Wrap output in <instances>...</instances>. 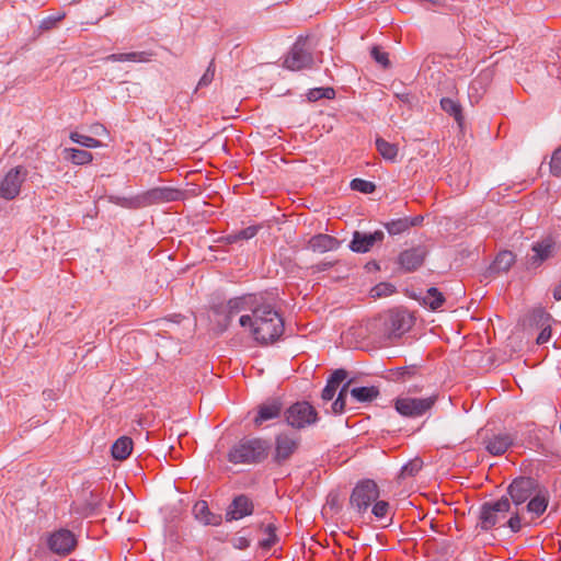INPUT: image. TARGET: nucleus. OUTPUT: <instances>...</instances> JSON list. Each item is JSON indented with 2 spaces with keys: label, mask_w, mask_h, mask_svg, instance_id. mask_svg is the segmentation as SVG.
<instances>
[{
  "label": "nucleus",
  "mask_w": 561,
  "mask_h": 561,
  "mask_svg": "<svg viewBox=\"0 0 561 561\" xmlns=\"http://www.w3.org/2000/svg\"><path fill=\"white\" fill-rule=\"evenodd\" d=\"M378 152L387 160L394 161L398 156V147L381 138L376 140Z\"/></svg>",
  "instance_id": "c85d7f7f"
},
{
  "label": "nucleus",
  "mask_w": 561,
  "mask_h": 561,
  "mask_svg": "<svg viewBox=\"0 0 561 561\" xmlns=\"http://www.w3.org/2000/svg\"><path fill=\"white\" fill-rule=\"evenodd\" d=\"M379 497V488L373 480H364L354 488L350 503L357 513L364 514Z\"/></svg>",
  "instance_id": "39448f33"
},
{
  "label": "nucleus",
  "mask_w": 561,
  "mask_h": 561,
  "mask_svg": "<svg viewBox=\"0 0 561 561\" xmlns=\"http://www.w3.org/2000/svg\"><path fill=\"white\" fill-rule=\"evenodd\" d=\"M371 57L378 64H380L383 68L388 67V65H389L388 54L380 50L378 47H373Z\"/></svg>",
  "instance_id": "a19ab883"
},
{
  "label": "nucleus",
  "mask_w": 561,
  "mask_h": 561,
  "mask_svg": "<svg viewBox=\"0 0 561 561\" xmlns=\"http://www.w3.org/2000/svg\"><path fill=\"white\" fill-rule=\"evenodd\" d=\"M66 16L65 13H59L57 15H49L46 19H44L39 24L41 31H49L54 28L61 20H64Z\"/></svg>",
  "instance_id": "e433bc0d"
},
{
  "label": "nucleus",
  "mask_w": 561,
  "mask_h": 561,
  "mask_svg": "<svg viewBox=\"0 0 561 561\" xmlns=\"http://www.w3.org/2000/svg\"><path fill=\"white\" fill-rule=\"evenodd\" d=\"M99 128L102 130V131H105V128L103 126H99Z\"/></svg>",
  "instance_id": "5fc2aeb1"
},
{
  "label": "nucleus",
  "mask_w": 561,
  "mask_h": 561,
  "mask_svg": "<svg viewBox=\"0 0 561 561\" xmlns=\"http://www.w3.org/2000/svg\"><path fill=\"white\" fill-rule=\"evenodd\" d=\"M409 228H411L410 218L392 220L386 225V229L390 234H400Z\"/></svg>",
  "instance_id": "473e14b6"
},
{
  "label": "nucleus",
  "mask_w": 561,
  "mask_h": 561,
  "mask_svg": "<svg viewBox=\"0 0 561 561\" xmlns=\"http://www.w3.org/2000/svg\"><path fill=\"white\" fill-rule=\"evenodd\" d=\"M312 65L313 56L311 45L307 38H299L285 58L284 66L289 70L298 71L305 68H311Z\"/></svg>",
  "instance_id": "0eeeda50"
},
{
  "label": "nucleus",
  "mask_w": 561,
  "mask_h": 561,
  "mask_svg": "<svg viewBox=\"0 0 561 561\" xmlns=\"http://www.w3.org/2000/svg\"><path fill=\"white\" fill-rule=\"evenodd\" d=\"M309 101H318L320 99H333L335 91L332 88H314L308 92Z\"/></svg>",
  "instance_id": "72a5a7b5"
},
{
  "label": "nucleus",
  "mask_w": 561,
  "mask_h": 561,
  "mask_svg": "<svg viewBox=\"0 0 561 561\" xmlns=\"http://www.w3.org/2000/svg\"><path fill=\"white\" fill-rule=\"evenodd\" d=\"M267 451L268 444L263 439H242L230 449L228 459L232 463H255L264 460Z\"/></svg>",
  "instance_id": "7ed1b4c3"
},
{
  "label": "nucleus",
  "mask_w": 561,
  "mask_h": 561,
  "mask_svg": "<svg viewBox=\"0 0 561 561\" xmlns=\"http://www.w3.org/2000/svg\"><path fill=\"white\" fill-rule=\"evenodd\" d=\"M437 400L436 394L426 398L399 397L394 402L397 412L408 417H419L430 411Z\"/></svg>",
  "instance_id": "423d86ee"
},
{
  "label": "nucleus",
  "mask_w": 561,
  "mask_h": 561,
  "mask_svg": "<svg viewBox=\"0 0 561 561\" xmlns=\"http://www.w3.org/2000/svg\"><path fill=\"white\" fill-rule=\"evenodd\" d=\"M183 195V192L178 188L162 186L144 192L142 201L145 207H148L154 204L180 201Z\"/></svg>",
  "instance_id": "9b49d317"
},
{
  "label": "nucleus",
  "mask_w": 561,
  "mask_h": 561,
  "mask_svg": "<svg viewBox=\"0 0 561 561\" xmlns=\"http://www.w3.org/2000/svg\"><path fill=\"white\" fill-rule=\"evenodd\" d=\"M214 77H215V64H214V61H210L206 71L204 72V75L202 76V78L199 79V81L197 83V89L209 85L211 83V81L214 80Z\"/></svg>",
  "instance_id": "4c0bfd02"
},
{
  "label": "nucleus",
  "mask_w": 561,
  "mask_h": 561,
  "mask_svg": "<svg viewBox=\"0 0 561 561\" xmlns=\"http://www.w3.org/2000/svg\"><path fill=\"white\" fill-rule=\"evenodd\" d=\"M510 507L511 504L506 497L483 504L480 512L481 528L488 530L500 525L501 522L505 519Z\"/></svg>",
  "instance_id": "6e6552de"
},
{
  "label": "nucleus",
  "mask_w": 561,
  "mask_h": 561,
  "mask_svg": "<svg viewBox=\"0 0 561 561\" xmlns=\"http://www.w3.org/2000/svg\"><path fill=\"white\" fill-rule=\"evenodd\" d=\"M507 526L512 529V531L517 533L522 528V518L519 516V512H515L511 518L507 520Z\"/></svg>",
  "instance_id": "a18cd8bd"
},
{
  "label": "nucleus",
  "mask_w": 561,
  "mask_h": 561,
  "mask_svg": "<svg viewBox=\"0 0 561 561\" xmlns=\"http://www.w3.org/2000/svg\"><path fill=\"white\" fill-rule=\"evenodd\" d=\"M351 188L364 194H370L376 190L373 182L363 179H354L351 182Z\"/></svg>",
  "instance_id": "f704fd0d"
},
{
  "label": "nucleus",
  "mask_w": 561,
  "mask_h": 561,
  "mask_svg": "<svg viewBox=\"0 0 561 561\" xmlns=\"http://www.w3.org/2000/svg\"><path fill=\"white\" fill-rule=\"evenodd\" d=\"M425 256V248L415 247L401 252L398 263L405 272H413L423 264Z\"/></svg>",
  "instance_id": "dca6fc26"
},
{
  "label": "nucleus",
  "mask_w": 561,
  "mask_h": 561,
  "mask_svg": "<svg viewBox=\"0 0 561 561\" xmlns=\"http://www.w3.org/2000/svg\"><path fill=\"white\" fill-rule=\"evenodd\" d=\"M489 79L488 73H481L478 78H476L471 84L470 90H478V87L482 88V83Z\"/></svg>",
  "instance_id": "de8ad7c7"
},
{
  "label": "nucleus",
  "mask_w": 561,
  "mask_h": 561,
  "mask_svg": "<svg viewBox=\"0 0 561 561\" xmlns=\"http://www.w3.org/2000/svg\"><path fill=\"white\" fill-rule=\"evenodd\" d=\"M421 467L422 465L419 460L411 461L402 468L401 474L403 477H412L421 469Z\"/></svg>",
  "instance_id": "37998d69"
},
{
  "label": "nucleus",
  "mask_w": 561,
  "mask_h": 561,
  "mask_svg": "<svg viewBox=\"0 0 561 561\" xmlns=\"http://www.w3.org/2000/svg\"><path fill=\"white\" fill-rule=\"evenodd\" d=\"M508 494L516 507L527 502L525 506L531 519L541 516L549 504V492L536 479L519 477L508 486Z\"/></svg>",
  "instance_id": "f03ea898"
},
{
  "label": "nucleus",
  "mask_w": 561,
  "mask_h": 561,
  "mask_svg": "<svg viewBox=\"0 0 561 561\" xmlns=\"http://www.w3.org/2000/svg\"><path fill=\"white\" fill-rule=\"evenodd\" d=\"M263 536L259 545L263 550L270 551L278 542L276 527L273 524H268L263 529Z\"/></svg>",
  "instance_id": "bb28decb"
},
{
  "label": "nucleus",
  "mask_w": 561,
  "mask_h": 561,
  "mask_svg": "<svg viewBox=\"0 0 561 561\" xmlns=\"http://www.w3.org/2000/svg\"><path fill=\"white\" fill-rule=\"evenodd\" d=\"M392 291H393V289L390 284L381 283L371 289V296L373 297L387 296V295H390Z\"/></svg>",
  "instance_id": "79ce46f5"
},
{
  "label": "nucleus",
  "mask_w": 561,
  "mask_h": 561,
  "mask_svg": "<svg viewBox=\"0 0 561 561\" xmlns=\"http://www.w3.org/2000/svg\"><path fill=\"white\" fill-rule=\"evenodd\" d=\"M70 139L85 148H99L102 146V142L93 137L80 134L78 131H71L70 133Z\"/></svg>",
  "instance_id": "2f4dec72"
},
{
  "label": "nucleus",
  "mask_w": 561,
  "mask_h": 561,
  "mask_svg": "<svg viewBox=\"0 0 561 561\" xmlns=\"http://www.w3.org/2000/svg\"><path fill=\"white\" fill-rule=\"evenodd\" d=\"M557 243L552 237H546L535 242L531 247L534 255L530 257V264L535 267L540 266L545 261L554 256Z\"/></svg>",
  "instance_id": "2eb2a0df"
},
{
  "label": "nucleus",
  "mask_w": 561,
  "mask_h": 561,
  "mask_svg": "<svg viewBox=\"0 0 561 561\" xmlns=\"http://www.w3.org/2000/svg\"><path fill=\"white\" fill-rule=\"evenodd\" d=\"M282 412V404L277 400L263 403L259 407L257 415L254 419L256 426L262 425L264 422L276 419Z\"/></svg>",
  "instance_id": "aec40b11"
},
{
  "label": "nucleus",
  "mask_w": 561,
  "mask_h": 561,
  "mask_svg": "<svg viewBox=\"0 0 561 561\" xmlns=\"http://www.w3.org/2000/svg\"><path fill=\"white\" fill-rule=\"evenodd\" d=\"M133 450V440L127 436L119 437L112 446V456L116 460L127 459Z\"/></svg>",
  "instance_id": "b1692460"
},
{
  "label": "nucleus",
  "mask_w": 561,
  "mask_h": 561,
  "mask_svg": "<svg viewBox=\"0 0 561 561\" xmlns=\"http://www.w3.org/2000/svg\"><path fill=\"white\" fill-rule=\"evenodd\" d=\"M389 512V503L386 502V501H375L374 502V505L371 507V513L377 517V518H383L387 516Z\"/></svg>",
  "instance_id": "58836bf2"
},
{
  "label": "nucleus",
  "mask_w": 561,
  "mask_h": 561,
  "mask_svg": "<svg viewBox=\"0 0 561 561\" xmlns=\"http://www.w3.org/2000/svg\"><path fill=\"white\" fill-rule=\"evenodd\" d=\"M385 238V234L381 230H376L371 233H363L359 231H355L353 233V239L350 243V249L356 253H366L368 252L377 242H381Z\"/></svg>",
  "instance_id": "4468645a"
},
{
  "label": "nucleus",
  "mask_w": 561,
  "mask_h": 561,
  "mask_svg": "<svg viewBox=\"0 0 561 561\" xmlns=\"http://www.w3.org/2000/svg\"><path fill=\"white\" fill-rule=\"evenodd\" d=\"M288 424L296 428H304L317 422L318 413L308 402H297L286 411Z\"/></svg>",
  "instance_id": "9d476101"
},
{
  "label": "nucleus",
  "mask_w": 561,
  "mask_h": 561,
  "mask_svg": "<svg viewBox=\"0 0 561 561\" xmlns=\"http://www.w3.org/2000/svg\"><path fill=\"white\" fill-rule=\"evenodd\" d=\"M193 514L204 525L217 526L221 522V516L211 513L206 501H197L193 506Z\"/></svg>",
  "instance_id": "6ab92c4d"
},
{
  "label": "nucleus",
  "mask_w": 561,
  "mask_h": 561,
  "mask_svg": "<svg viewBox=\"0 0 561 561\" xmlns=\"http://www.w3.org/2000/svg\"><path fill=\"white\" fill-rule=\"evenodd\" d=\"M422 220L423 218L419 216L410 218L411 227L420 225Z\"/></svg>",
  "instance_id": "864d4df0"
},
{
  "label": "nucleus",
  "mask_w": 561,
  "mask_h": 561,
  "mask_svg": "<svg viewBox=\"0 0 561 561\" xmlns=\"http://www.w3.org/2000/svg\"><path fill=\"white\" fill-rule=\"evenodd\" d=\"M47 543L54 553L66 556L75 549L77 540L70 530L59 529L49 536Z\"/></svg>",
  "instance_id": "f8f14e48"
},
{
  "label": "nucleus",
  "mask_w": 561,
  "mask_h": 561,
  "mask_svg": "<svg viewBox=\"0 0 561 561\" xmlns=\"http://www.w3.org/2000/svg\"><path fill=\"white\" fill-rule=\"evenodd\" d=\"M550 172L554 176L561 175V146L552 152L550 160Z\"/></svg>",
  "instance_id": "c9c22d12"
},
{
  "label": "nucleus",
  "mask_w": 561,
  "mask_h": 561,
  "mask_svg": "<svg viewBox=\"0 0 561 561\" xmlns=\"http://www.w3.org/2000/svg\"><path fill=\"white\" fill-rule=\"evenodd\" d=\"M553 298L556 300H561V284L553 289Z\"/></svg>",
  "instance_id": "3c124183"
},
{
  "label": "nucleus",
  "mask_w": 561,
  "mask_h": 561,
  "mask_svg": "<svg viewBox=\"0 0 561 561\" xmlns=\"http://www.w3.org/2000/svg\"><path fill=\"white\" fill-rule=\"evenodd\" d=\"M151 53L148 51H131V53H121V54H112L105 57L106 61H133V62H148L150 61Z\"/></svg>",
  "instance_id": "5701e85b"
},
{
  "label": "nucleus",
  "mask_w": 561,
  "mask_h": 561,
  "mask_svg": "<svg viewBox=\"0 0 561 561\" xmlns=\"http://www.w3.org/2000/svg\"><path fill=\"white\" fill-rule=\"evenodd\" d=\"M299 437L295 434H279L275 440V460H287L298 448Z\"/></svg>",
  "instance_id": "ddd939ff"
},
{
  "label": "nucleus",
  "mask_w": 561,
  "mask_h": 561,
  "mask_svg": "<svg viewBox=\"0 0 561 561\" xmlns=\"http://www.w3.org/2000/svg\"><path fill=\"white\" fill-rule=\"evenodd\" d=\"M228 317L240 314L239 324L260 345L276 342L284 333V320L274 306L260 294L232 298L227 304Z\"/></svg>",
  "instance_id": "f257e3e1"
},
{
  "label": "nucleus",
  "mask_w": 561,
  "mask_h": 561,
  "mask_svg": "<svg viewBox=\"0 0 561 561\" xmlns=\"http://www.w3.org/2000/svg\"><path fill=\"white\" fill-rule=\"evenodd\" d=\"M440 107L443 108L444 112L454 116L455 121L458 123L459 126L462 125L463 116L461 106L458 102L449 98H443L440 100Z\"/></svg>",
  "instance_id": "393cba45"
},
{
  "label": "nucleus",
  "mask_w": 561,
  "mask_h": 561,
  "mask_svg": "<svg viewBox=\"0 0 561 561\" xmlns=\"http://www.w3.org/2000/svg\"><path fill=\"white\" fill-rule=\"evenodd\" d=\"M515 438L511 433H499L486 440L485 448L490 454L500 456L514 444Z\"/></svg>",
  "instance_id": "f3484780"
},
{
  "label": "nucleus",
  "mask_w": 561,
  "mask_h": 561,
  "mask_svg": "<svg viewBox=\"0 0 561 561\" xmlns=\"http://www.w3.org/2000/svg\"><path fill=\"white\" fill-rule=\"evenodd\" d=\"M407 316L404 313H397L392 318V324L397 327L398 330L404 331V323H405Z\"/></svg>",
  "instance_id": "49530a36"
},
{
  "label": "nucleus",
  "mask_w": 561,
  "mask_h": 561,
  "mask_svg": "<svg viewBox=\"0 0 561 561\" xmlns=\"http://www.w3.org/2000/svg\"><path fill=\"white\" fill-rule=\"evenodd\" d=\"M514 262L515 255L513 252L502 251L496 255L492 264V270L495 272H506L514 264Z\"/></svg>",
  "instance_id": "a878e982"
},
{
  "label": "nucleus",
  "mask_w": 561,
  "mask_h": 561,
  "mask_svg": "<svg viewBox=\"0 0 561 561\" xmlns=\"http://www.w3.org/2000/svg\"><path fill=\"white\" fill-rule=\"evenodd\" d=\"M424 304L427 305L432 310H436L442 307L445 301L443 294L435 287L427 289L424 298Z\"/></svg>",
  "instance_id": "c756f323"
},
{
  "label": "nucleus",
  "mask_w": 561,
  "mask_h": 561,
  "mask_svg": "<svg viewBox=\"0 0 561 561\" xmlns=\"http://www.w3.org/2000/svg\"><path fill=\"white\" fill-rule=\"evenodd\" d=\"M257 231H259L257 226H250V227H247L238 232H232V233L228 234L226 237V241L231 244V243H236L241 240H249V239H252L253 237H255Z\"/></svg>",
  "instance_id": "7c9ffc66"
},
{
  "label": "nucleus",
  "mask_w": 561,
  "mask_h": 561,
  "mask_svg": "<svg viewBox=\"0 0 561 561\" xmlns=\"http://www.w3.org/2000/svg\"><path fill=\"white\" fill-rule=\"evenodd\" d=\"M337 247H339V241L334 237L329 236V234L320 233V234L313 236L309 240V248L312 251L319 252V253L333 251V250L337 249Z\"/></svg>",
  "instance_id": "412c9836"
},
{
  "label": "nucleus",
  "mask_w": 561,
  "mask_h": 561,
  "mask_svg": "<svg viewBox=\"0 0 561 561\" xmlns=\"http://www.w3.org/2000/svg\"><path fill=\"white\" fill-rule=\"evenodd\" d=\"M27 174V170L22 165L10 169L0 181V197L5 201L16 198Z\"/></svg>",
  "instance_id": "1a4fd4ad"
},
{
  "label": "nucleus",
  "mask_w": 561,
  "mask_h": 561,
  "mask_svg": "<svg viewBox=\"0 0 561 561\" xmlns=\"http://www.w3.org/2000/svg\"><path fill=\"white\" fill-rule=\"evenodd\" d=\"M111 202L125 208L137 209L144 208L142 193L133 197L112 196Z\"/></svg>",
  "instance_id": "cd10ccee"
},
{
  "label": "nucleus",
  "mask_w": 561,
  "mask_h": 561,
  "mask_svg": "<svg viewBox=\"0 0 561 561\" xmlns=\"http://www.w3.org/2000/svg\"><path fill=\"white\" fill-rule=\"evenodd\" d=\"M253 512V505L249 497L245 495L237 496L231 503L226 517L227 520L241 519Z\"/></svg>",
  "instance_id": "a211bd4d"
},
{
  "label": "nucleus",
  "mask_w": 561,
  "mask_h": 561,
  "mask_svg": "<svg viewBox=\"0 0 561 561\" xmlns=\"http://www.w3.org/2000/svg\"><path fill=\"white\" fill-rule=\"evenodd\" d=\"M336 390H337L336 387L327 382V385L321 393V400H322L323 404L330 402L334 398Z\"/></svg>",
  "instance_id": "c03bdc74"
},
{
  "label": "nucleus",
  "mask_w": 561,
  "mask_h": 561,
  "mask_svg": "<svg viewBox=\"0 0 561 561\" xmlns=\"http://www.w3.org/2000/svg\"><path fill=\"white\" fill-rule=\"evenodd\" d=\"M407 369L405 368H399L398 371L396 373V378L397 379H403L404 380V375L407 374Z\"/></svg>",
  "instance_id": "603ef678"
},
{
  "label": "nucleus",
  "mask_w": 561,
  "mask_h": 561,
  "mask_svg": "<svg viewBox=\"0 0 561 561\" xmlns=\"http://www.w3.org/2000/svg\"><path fill=\"white\" fill-rule=\"evenodd\" d=\"M347 374L344 369H336L328 379V383L339 388L340 385L346 379Z\"/></svg>",
  "instance_id": "ea45409f"
},
{
  "label": "nucleus",
  "mask_w": 561,
  "mask_h": 561,
  "mask_svg": "<svg viewBox=\"0 0 561 561\" xmlns=\"http://www.w3.org/2000/svg\"><path fill=\"white\" fill-rule=\"evenodd\" d=\"M350 382H346L340 390L336 399L331 403L330 412L333 414H342L345 411L346 396L350 392L356 402H370L379 396L378 388L370 387H355L348 390ZM329 412V410H327Z\"/></svg>",
  "instance_id": "20e7f679"
},
{
  "label": "nucleus",
  "mask_w": 561,
  "mask_h": 561,
  "mask_svg": "<svg viewBox=\"0 0 561 561\" xmlns=\"http://www.w3.org/2000/svg\"><path fill=\"white\" fill-rule=\"evenodd\" d=\"M550 337H551V330L549 328H545L539 333V335L537 337V343L538 344L547 343L550 340Z\"/></svg>",
  "instance_id": "09e8293b"
},
{
  "label": "nucleus",
  "mask_w": 561,
  "mask_h": 561,
  "mask_svg": "<svg viewBox=\"0 0 561 561\" xmlns=\"http://www.w3.org/2000/svg\"><path fill=\"white\" fill-rule=\"evenodd\" d=\"M233 545L238 549H245L249 547L250 541L244 537H238L234 539Z\"/></svg>",
  "instance_id": "8fccbe9b"
},
{
  "label": "nucleus",
  "mask_w": 561,
  "mask_h": 561,
  "mask_svg": "<svg viewBox=\"0 0 561 561\" xmlns=\"http://www.w3.org/2000/svg\"><path fill=\"white\" fill-rule=\"evenodd\" d=\"M64 158L69 160L76 165L89 164L93 160V154L90 151L78 148H65L62 150Z\"/></svg>",
  "instance_id": "4be33fe9"
}]
</instances>
